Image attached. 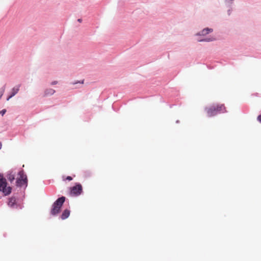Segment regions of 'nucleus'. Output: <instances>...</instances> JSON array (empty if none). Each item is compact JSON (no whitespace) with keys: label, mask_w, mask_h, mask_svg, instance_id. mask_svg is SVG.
<instances>
[{"label":"nucleus","mask_w":261,"mask_h":261,"mask_svg":"<svg viewBox=\"0 0 261 261\" xmlns=\"http://www.w3.org/2000/svg\"><path fill=\"white\" fill-rule=\"evenodd\" d=\"M208 117H212L217 115L218 112L225 113L227 112L224 105H213L205 108Z\"/></svg>","instance_id":"1"},{"label":"nucleus","mask_w":261,"mask_h":261,"mask_svg":"<svg viewBox=\"0 0 261 261\" xmlns=\"http://www.w3.org/2000/svg\"><path fill=\"white\" fill-rule=\"evenodd\" d=\"M65 200V197L62 196L59 198L53 204V207L50 211L52 215H57L60 211L61 208Z\"/></svg>","instance_id":"2"},{"label":"nucleus","mask_w":261,"mask_h":261,"mask_svg":"<svg viewBox=\"0 0 261 261\" xmlns=\"http://www.w3.org/2000/svg\"><path fill=\"white\" fill-rule=\"evenodd\" d=\"M6 179L3 176H0V191L3 192L5 195H9L12 190L10 187H7Z\"/></svg>","instance_id":"3"},{"label":"nucleus","mask_w":261,"mask_h":261,"mask_svg":"<svg viewBox=\"0 0 261 261\" xmlns=\"http://www.w3.org/2000/svg\"><path fill=\"white\" fill-rule=\"evenodd\" d=\"M18 175L19 177L16 180V186L18 187H22V186L27 184V176L24 174L23 170L19 172Z\"/></svg>","instance_id":"4"},{"label":"nucleus","mask_w":261,"mask_h":261,"mask_svg":"<svg viewBox=\"0 0 261 261\" xmlns=\"http://www.w3.org/2000/svg\"><path fill=\"white\" fill-rule=\"evenodd\" d=\"M82 192V187L80 184H77L71 189V193L74 195H79Z\"/></svg>","instance_id":"5"},{"label":"nucleus","mask_w":261,"mask_h":261,"mask_svg":"<svg viewBox=\"0 0 261 261\" xmlns=\"http://www.w3.org/2000/svg\"><path fill=\"white\" fill-rule=\"evenodd\" d=\"M19 86H17V87H14L12 89V94L7 98V100H9L11 98H12L18 93L19 90Z\"/></svg>","instance_id":"6"},{"label":"nucleus","mask_w":261,"mask_h":261,"mask_svg":"<svg viewBox=\"0 0 261 261\" xmlns=\"http://www.w3.org/2000/svg\"><path fill=\"white\" fill-rule=\"evenodd\" d=\"M8 204L9 206L13 207L16 204L15 198L13 197L9 198Z\"/></svg>","instance_id":"7"},{"label":"nucleus","mask_w":261,"mask_h":261,"mask_svg":"<svg viewBox=\"0 0 261 261\" xmlns=\"http://www.w3.org/2000/svg\"><path fill=\"white\" fill-rule=\"evenodd\" d=\"M69 215H70L69 210H68L67 209L65 210L61 215L62 219L64 220V219L67 218L69 217Z\"/></svg>","instance_id":"8"},{"label":"nucleus","mask_w":261,"mask_h":261,"mask_svg":"<svg viewBox=\"0 0 261 261\" xmlns=\"http://www.w3.org/2000/svg\"><path fill=\"white\" fill-rule=\"evenodd\" d=\"M212 31L213 29H212L205 28L202 30L201 32L199 33V34L200 35H205L211 32H212Z\"/></svg>","instance_id":"9"},{"label":"nucleus","mask_w":261,"mask_h":261,"mask_svg":"<svg viewBox=\"0 0 261 261\" xmlns=\"http://www.w3.org/2000/svg\"><path fill=\"white\" fill-rule=\"evenodd\" d=\"M56 91L53 89H47L44 92L45 96L52 95L55 93Z\"/></svg>","instance_id":"10"},{"label":"nucleus","mask_w":261,"mask_h":261,"mask_svg":"<svg viewBox=\"0 0 261 261\" xmlns=\"http://www.w3.org/2000/svg\"><path fill=\"white\" fill-rule=\"evenodd\" d=\"M8 179L11 182H12L15 179V175L12 173H10L8 175Z\"/></svg>","instance_id":"11"},{"label":"nucleus","mask_w":261,"mask_h":261,"mask_svg":"<svg viewBox=\"0 0 261 261\" xmlns=\"http://www.w3.org/2000/svg\"><path fill=\"white\" fill-rule=\"evenodd\" d=\"M6 112V109H3L1 111H0V114H1L2 116H3Z\"/></svg>","instance_id":"12"},{"label":"nucleus","mask_w":261,"mask_h":261,"mask_svg":"<svg viewBox=\"0 0 261 261\" xmlns=\"http://www.w3.org/2000/svg\"><path fill=\"white\" fill-rule=\"evenodd\" d=\"M257 120L261 123V115L257 117Z\"/></svg>","instance_id":"13"},{"label":"nucleus","mask_w":261,"mask_h":261,"mask_svg":"<svg viewBox=\"0 0 261 261\" xmlns=\"http://www.w3.org/2000/svg\"><path fill=\"white\" fill-rule=\"evenodd\" d=\"M66 179L68 180H71L72 179V178L71 176H68L66 177Z\"/></svg>","instance_id":"14"},{"label":"nucleus","mask_w":261,"mask_h":261,"mask_svg":"<svg viewBox=\"0 0 261 261\" xmlns=\"http://www.w3.org/2000/svg\"><path fill=\"white\" fill-rule=\"evenodd\" d=\"M57 83V81H55V82H53L51 83V84L52 85H55Z\"/></svg>","instance_id":"15"},{"label":"nucleus","mask_w":261,"mask_h":261,"mask_svg":"<svg viewBox=\"0 0 261 261\" xmlns=\"http://www.w3.org/2000/svg\"><path fill=\"white\" fill-rule=\"evenodd\" d=\"M213 40L212 39H206L205 41H212Z\"/></svg>","instance_id":"16"},{"label":"nucleus","mask_w":261,"mask_h":261,"mask_svg":"<svg viewBox=\"0 0 261 261\" xmlns=\"http://www.w3.org/2000/svg\"><path fill=\"white\" fill-rule=\"evenodd\" d=\"M78 21L80 22H82V19H78Z\"/></svg>","instance_id":"17"},{"label":"nucleus","mask_w":261,"mask_h":261,"mask_svg":"<svg viewBox=\"0 0 261 261\" xmlns=\"http://www.w3.org/2000/svg\"><path fill=\"white\" fill-rule=\"evenodd\" d=\"M84 80H83V81H82V82H79V83H82V84H83V83H84Z\"/></svg>","instance_id":"18"},{"label":"nucleus","mask_w":261,"mask_h":261,"mask_svg":"<svg viewBox=\"0 0 261 261\" xmlns=\"http://www.w3.org/2000/svg\"><path fill=\"white\" fill-rule=\"evenodd\" d=\"M2 147V143L0 142V149Z\"/></svg>","instance_id":"19"},{"label":"nucleus","mask_w":261,"mask_h":261,"mask_svg":"<svg viewBox=\"0 0 261 261\" xmlns=\"http://www.w3.org/2000/svg\"><path fill=\"white\" fill-rule=\"evenodd\" d=\"M77 82H76V83H73V84H77Z\"/></svg>","instance_id":"20"},{"label":"nucleus","mask_w":261,"mask_h":261,"mask_svg":"<svg viewBox=\"0 0 261 261\" xmlns=\"http://www.w3.org/2000/svg\"><path fill=\"white\" fill-rule=\"evenodd\" d=\"M3 94H1V95L0 96V97L2 96Z\"/></svg>","instance_id":"21"}]
</instances>
